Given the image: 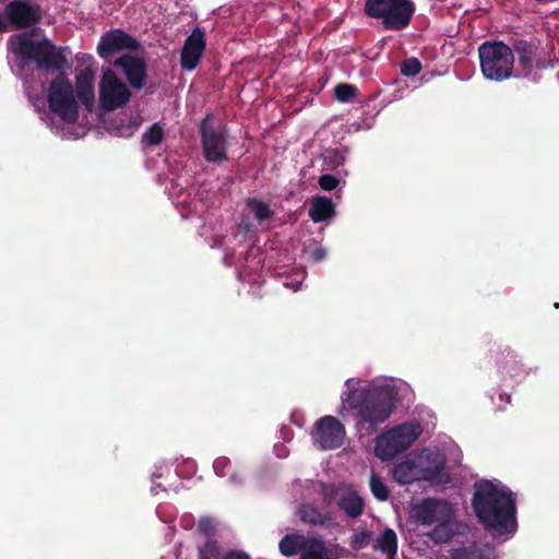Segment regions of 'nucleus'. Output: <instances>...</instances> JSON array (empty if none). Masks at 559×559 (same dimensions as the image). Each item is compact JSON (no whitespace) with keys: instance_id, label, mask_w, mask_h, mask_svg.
Segmentation results:
<instances>
[{"instance_id":"39","label":"nucleus","mask_w":559,"mask_h":559,"mask_svg":"<svg viewBox=\"0 0 559 559\" xmlns=\"http://www.w3.org/2000/svg\"><path fill=\"white\" fill-rule=\"evenodd\" d=\"M325 250L322 248H317L311 252L312 259L317 262L322 261L325 258Z\"/></svg>"},{"instance_id":"24","label":"nucleus","mask_w":559,"mask_h":559,"mask_svg":"<svg viewBox=\"0 0 559 559\" xmlns=\"http://www.w3.org/2000/svg\"><path fill=\"white\" fill-rule=\"evenodd\" d=\"M248 214L253 215L259 222H264L272 217L273 212L269 205L262 201L250 199L247 201Z\"/></svg>"},{"instance_id":"11","label":"nucleus","mask_w":559,"mask_h":559,"mask_svg":"<svg viewBox=\"0 0 559 559\" xmlns=\"http://www.w3.org/2000/svg\"><path fill=\"white\" fill-rule=\"evenodd\" d=\"M210 118L202 122L203 152L209 162L219 163L226 159V142L224 130H214L210 128Z\"/></svg>"},{"instance_id":"10","label":"nucleus","mask_w":559,"mask_h":559,"mask_svg":"<svg viewBox=\"0 0 559 559\" xmlns=\"http://www.w3.org/2000/svg\"><path fill=\"white\" fill-rule=\"evenodd\" d=\"M5 15L15 28H26L40 21L41 11L28 0H15L5 7Z\"/></svg>"},{"instance_id":"38","label":"nucleus","mask_w":559,"mask_h":559,"mask_svg":"<svg viewBox=\"0 0 559 559\" xmlns=\"http://www.w3.org/2000/svg\"><path fill=\"white\" fill-rule=\"evenodd\" d=\"M222 559H250L249 555L243 551L229 550Z\"/></svg>"},{"instance_id":"27","label":"nucleus","mask_w":559,"mask_h":559,"mask_svg":"<svg viewBox=\"0 0 559 559\" xmlns=\"http://www.w3.org/2000/svg\"><path fill=\"white\" fill-rule=\"evenodd\" d=\"M392 1L393 0H367L366 12L372 17L380 19L381 15L388 12L389 4H392Z\"/></svg>"},{"instance_id":"5","label":"nucleus","mask_w":559,"mask_h":559,"mask_svg":"<svg viewBox=\"0 0 559 559\" xmlns=\"http://www.w3.org/2000/svg\"><path fill=\"white\" fill-rule=\"evenodd\" d=\"M424 459L428 466H420L414 461H403L394 466L393 478L400 485H408L416 480L429 481L433 485L450 483V475L445 471V459L438 452L427 451Z\"/></svg>"},{"instance_id":"26","label":"nucleus","mask_w":559,"mask_h":559,"mask_svg":"<svg viewBox=\"0 0 559 559\" xmlns=\"http://www.w3.org/2000/svg\"><path fill=\"white\" fill-rule=\"evenodd\" d=\"M454 535L453 530L444 521H439V524L430 533V537L436 543H447Z\"/></svg>"},{"instance_id":"14","label":"nucleus","mask_w":559,"mask_h":559,"mask_svg":"<svg viewBox=\"0 0 559 559\" xmlns=\"http://www.w3.org/2000/svg\"><path fill=\"white\" fill-rule=\"evenodd\" d=\"M135 40L126 33L115 29L104 34L97 46V52L102 58L108 59L112 55L135 47Z\"/></svg>"},{"instance_id":"3","label":"nucleus","mask_w":559,"mask_h":559,"mask_svg":"<svg viewBox=\"0 0 559 559\" xmlns=\"http://www.w3.org/2000/svg\"><path fill=\"white\" fill-rule=\"evenodd\" d=\"M396 394L390 385L354 388L348 391L345 403L356 412L359 424L374 429L392 414Z\"/></svg>"},{"instance_id":"21","label":"nucleus","mask_w":559,"mask_h":559,"mask_svg":"<svg viewBox=\"0 0 559 559\" xmlns=\"http://www.w3.org/2000/svg\"><path fill=\"white\" fill-rule=\"evenodd\" d=\"M376 549H379L388 556L397 554V535L394 530L386 527L377 538Z\"/></svg>"},{"instance_id":"35","label":"nucleus","mask_w":559,"mask_h":559,"mask_svg":"<svg viewBox=\"0 0 559 559\" xmlns=\"http://www.w3.org/2000/svg\"><path fill=\"white\" fill-rule=\"evenodd\" d=\"M198 530L202 534L210 535L214 532V525L209 518H203L198 523Z\"/></svg>"},{"instance_id":"17","label":"nucleus","mask_w":559,"mask_h":559,"mask_svg":"<svg viewBox=\"0 0 559 559\" xmlns=\"http://www.w3.org/2000/svg\"><path fill=\"white\" fill-rule=\"evenodd\" d=\"M298 514L300 520L311 526H329L332 523V518L322 513L317 507L310 503H304L299 507Z\"/></svg>"},{"instance_id":"31","label":"nucleus","mask_w":559,"mask_h":559,"mask_svg":"<svg viewBox=\"0 0 559 559\" xmlns=\"http://www.w3.org/2000/svg\"><path fill=\"white\" fill-rule=\"evenodd\" d=\"M371 537H372V532H370V531H362L359 533H355L350 537L349 545L354 550H361L369 545Z\"/></svg>"},{"instance_id":"37","label":"nucleus","mask_w":559,"mask_h":559,"mask_svg":"<svg viewBox=\"0 0 559 559\" xmlns=\"http://www.w3.org/2000/svg\"><path fill=\"white\" fill-rule=\"evenodd\" d=\"M229 464L226 457H218L214 461L213 467L217 475L225 476L224 468Z\"/></svg>"},{"instance_id":"12","label":"nucleus","mask_w":559,"mask_h":559,"mask_svg":"<svg viewBox=\"0 0 559 559\" xmlns=\"http://www.w3.org/2000/svg\"><path fill=\"white\" fill-rule=\"evenodd\" d=\"M449 516L450 507L443 500L428 498L414 508V518L421 525H432L445 521Z\"/></svg>"},{"instance_id":"13","label":"nucleus","mask_w":559,"mask_h":559,"mask_svg":"<svg viewBox=\"0 0 559 559\" xmlns=\"http://www.w3.org/2000/svg\"><path fill=\"white\" fill-rule=\"evenodd\" d=\"M391 3L388 12L381 15L380 19H382L385 28L401 29L409 23L415 7L409 0H393Z\"/></svg>"},{"instance_id":"6","label":"nucleus","mask_w":559,"mask_h":559,"mask_svg":"<svg viewBox=\"0 0 559 559\" xmlns=\"http://www.w3.org/2000/svg\"><path fill=\"white\" fill-rule=\"evenodd\" d=\"M484 76L491 81H503L512 74L514 55L509 46L500 41L484 43L479 49Z\"/></svg>"},{"instance_id":"8","label":"nucleus","mask_w":559,"mask_h":559,"mask_svg":"<svg viewBox=\"0 0 559 559\" xmlns=\"http://www.w3.org/2000/svg\"><path fill=\"white\" fill-rule=\"evenodd\" d=\"M131 97L127 84L111 70H103L98 83V100L103 110L114 111L123 107Z\"/></svg>"},{"instance_id":"16","label":"nucleus","mask_w":559,"mask_h":559,"mask_svg":"<svg viewBox=\"0 0 559 559\" xmlns=\"http://www.w3.org/2000/svg\"><path fill=\"white\" fill-rule=\"evenodd\" d=\"M115 64L123 69L130 84L133 87L140 88L144 85L145 66L141 59L131 55H123L115 61Z\"/></svg>"},{"instance_id":"29","label":"nucleus","mask_w":559,"mask_h":559,"mask_svg":"<svg viewBox=\"0 0 559 559\" xmlns=\"http://www.w3.org/2000/svg\"><path fill=\"white\" fill-rule=\"evenodd\" d=\"M507 352L506 357H510V360L499 361V368L501 369L502 373H510V376H515L519 373L521 367L519 366L518 361L515 360V355L513 354V350L507 347L504 349Z\"/></svg>"},{"instance_id":"28","label":"nucleus","mask_w":559,"mask_h":559,"mask_svg":"<svg viewBox=\"0 0 559 559\" xmlns=\"http://www.w3.org/2000/svg\"><path fill=\"white\" fill-rule=\"evenodd\" d=\"M199 559H221V549L216 540H207L199 548Z\"/></svg>"},{"instance_id":"23","label":"nucleus","mask_w":559,"mask_h":559,"mask_svg":"<svg viewBox=\"0 0 559 559\" xmlns=\"http://www.w3.org/2000/svg\"><path fill=\"white\" fill-rule=\"evenodd\" d=\"M451 559H488L481 548L477 545L472 544L469 546H463L457 548H452L450 550Z\"/></svg>"},{"instance_id":"7","label":"nucleus","mask_w":559,"mask_h":559,"mask_svg":"<svg viewBox=\"0 0 559 559\" xmlns=\"http://www.w3.org/2000/svg\"><path fill=\"white\" fill-rule=\"evenodd\" d=\"M419 425L401 424L384 432L376 439L374 454L381 461H390L405 452L419 437Z\"/></svg>"},{"instance_id":"15","label":"nucleus","mask_w":559,"mask_h":559,"mask_svg":"<svg viewBox=\"0 0 559 559\" xmlns=\"http://www.w3.org/2000/svg\"><path fill=\"white\" fill-rule=\"evenodd\" d=\"M205 47L204 35L195 28L186 39L183 45L180 63L182 69L191 71L195 69Z\"/></svg>"},{"instance_id":"1","label":"nucleus","mask_w":559,"mask_h":559,"mask_svg":"<svg viewBox=\"0 0 559 559\" xmlns=\"http://www.w3.org/2000/svg\"><path fill=\"white\" fill-rule=\"evenodd\" d=\"M472 507L479 523L493 536L515 533L516 502L508 487H500L488 479L476 481Z\"/></svg>"},{"instance_id":"41","label":"nucleus","mask_w":559,"mask_h":559,"mask_svg":"<svg viewBox=\"0 0 559 559\" xmlns=\"http://www.w3.org/2000/svg\"><path fill=\"white\" fill-rule=\"evenodd\" d=\"M396 556H388L386 559H395Z\"/></svg>"},{"instance_id":"34","label":"nucleus","mask_w":559,"mask_h":559,"mask_svg":"<svg viewBox=\"0 0 559 559\" xmlns=\"http://www.w3.org/2000/svg\"><path fill=\"white\" fill-rule=\"evenodd\" d=\"M319 185L323 190L331 191L338 185V180L332 175H323L319 178Z\"/></svg>"},{"instance_id":"40","label":"nucleus","mask_w":559,"mask_h":559,"mask_svg":"<svg viewBox=\"0 0 559 559\" xmlns=\"http://www.w3.org/2000/svg\"><path fill=\"white\" fill-rule=\"evenodd\" d=\"M300 285H301V283H300V282H298V284L294 287V289H295V290H296V289H298V288L300 287Z\"/></svg>"},{"instance_id":"30","label":"nucleus","mask_w":559,"mask_h":559,"mask_svg":"<svg viewBox=\"0 0 559 559\" xmlns=\"http://www.w3.org/2000/svg\"><path fill=\"white\" fill-rule=\"evenodd\" d=\"M164 138V131L158 124L152 126L143 135L146 145L156 146Z\"/></svg>"},{"instance_id":"32","label":"nucleus","mask_w":559,"mask_h":559,"mask_svg":"<svg viewBox=\"0 0 559 559\" xmlns=\"http://www.w3.org/2000/svg\"><path fill=\"white\" fill-rule=\"evenodd\" d=\"M355 87L347 84H338L334 88L335 97L341 102H347L355 95Z\"/></svg>"},{"instance_id":"4","label":"nucleus","mask_w":559,"mask_h":559,"mask_svg":"<svg viewBox=\"0 0 559 559\" xmlns=\"http://www.w3.org/2000/svg\"><path fill=\"white\" fill-rule=\"evenodd\" d=\"M12 52L23 60H34L39 68L60 70L66 63L63 49L51 44L36 29L11 37Z\"/></svg>"},{"instance_id":"20","label":"nucleus","mask_w":559,"mask_h":559,"mask_svg":"<svg viewBox=\"0 0 559 559\" xmlns=\"http://www.w3.org/2000/svg\"><path fill=\"white\" fill-rule=\"evenodd\" d=\"M307 546L308 540L300 535H286L278 544L280 551L285 557H293L299 552L302 554Z\"/></svg>"},{"instance_id":"19","label":"nucleus","mask_w":559,"mask_h":559,"mask_svg":"<svg viewBox=\"0 0 559 559\" xmlns=\"http://www.w3.org/2000/svg\"><path fill=\"white\" fill-rule=\"evenodd\" d=\"M337 506L346 515L353 519L360 516L364 512V500L356 491L343 495L338 499Z\"/></svg>"},{"instance_id":"25","label":"nucleus","mask_w":559,"mask_h":559,"mask_svg":"<svg viewBox=\"0 0 559 559\" xmlns=\"http://www.w3.org/2000/svg\"><path fill=\"white\" fill-rule=\"evenodd\" d=\"M370 489L372 495L381 501H384L389 498L390 491L386 485L383 483L382 478L377 474L372 473L370 476Z\"/></svg>"},{"instance_id":"36","label":"nucleus","mask_w":559,"mask_h":559,"mask_svg":"<svg viewBox=\"0 0 559 559\" xmlns=\"http://www.w3.org/2000/svg\"><path fill=\"white\" fill-rule=\"evenodd\" d=\"M337 496V488L335 486H325L323 488V499L326 503H331Z\"/></svg>"},{"instance_id":"33","label":"nucleus","mask_w":559,"mask_h":559,"mask_svg":"<svg viewBox=\"0 0 559 559\" xmlns=\"http://www.w3.org/2000/svg\"><path fill=\"white\" fill-rule=\"evenodd\" d=\"M420 69V62L415 58L407 59L401 67L402 73L407 76L416 75Z\"/></svg>"},{"instance_id":"18","label":"nucleus","mask_w":559,"mask_h":559,"mask_svg":"<svg viewBox=\"0 0 559 559\" xmlns=\"http://www.w3.org/2000/svg\"><path fill=\"white\" fill-rule=\"evenodd\" d=\"M309 216L314 223L329 219L334 216V204L326 197H316L311 201Z\"/></svg>"},{"instance_id":"22","label":"nucleus","mask_w":559,"mask_h":559,"mask_svg":"<svg viewBox=\"0 0 559 559\" xmlns=\"http://www.w3.org/2000/svg\"><path fill=\"white\" fill-rule=\"evenodd\" d=\"M300 559H331L329 550L320 538L308 539V546L302 551Z\"/></svg>"},{"instance_id":"2","label":"nucleus","mask_w":559,"mask_h":559,"mask_svg":"<svg viewBox=\"0 0 559 559\" xmlns=\"http://www.w3.org/2000/svg\"><path fill=\"white\" fill-rule=\"evenodd\" d=\"M95 71L91 68L80 70L75 75V92L71 81L63 74L55 78L48 88L49 108L62 120L74 122L79 118V100L92 111L95 106Z\"/></svg>"},{"instance_id":"9","label":"nucleus","mask_w":559,"mask_h":559,"mask_svg":"<svg viewBox=\"0 0 559 559\" xmlns=\"http://www.w3.org/2000/svg\"><path fill=\"white\" fill-rule=\"evenodd\" d=\"M311 437L318 449L334 450L343 445L345 427L336 417L326 415L316 423Z\"/></svg>"}]
</instances>
